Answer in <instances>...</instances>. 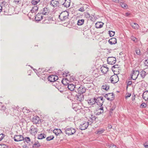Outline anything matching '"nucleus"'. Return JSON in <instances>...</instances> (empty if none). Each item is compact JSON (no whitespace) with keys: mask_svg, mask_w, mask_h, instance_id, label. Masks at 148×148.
Segmentation results:
<instances>
[{"mask_svg":"<svg viewBox=\"0 0 148 148\" xmlns=\"http://www.w3.org/2000/svg\"><path fill=\"white\" fill-rule=\"evenodd\" d=\"M146 104L143 102L140 105V108H145L146 107Z\"/></svg>","mask_w":148,"mask_h":148,"instance_id":"42","label":"nucleus"},{"mask_svg":"<svg viewBox=\"0 0 148 148\" xmlns=\"http://www.w3.org/2000/svg\"><path fill=\"white\" fill-rule=\"evenodd\" d=\"M58 77L57 76L55 75L49 76L48 78V80L50 82H54L58 79Z\"/></svg>","mask_w":148,"mask_h":148,"instance_id":"17","label":"nucleus"},{"mask_svg":"<svg viewBox=\"0 0 148 148\" xmlns=\"http://www.w3.org/2000/svg\"><path fill=\"white\" fill-rule=\"evenodd\" d=\"M78 10L82 12H83L85 10L83 7H82L79 9Z\"/></svg>","mask_w":148,"mask_h":148,"instance_id":"51","label":"nucleus"},{"mask_svg":"<svg viewBox=\"0 0 148 148\" xmlns=\"http://www.w3.org/2000/svg\"><path fill=\"white\" fill-rule=\"evenodd\" d=\"M100 97L101 98H100V100L101 101H103V97Z\"/></svg>","mask_w":148,"mask_h":148,"instance_id":"64","label":"nucleus"},{"mask_svg":"<svg viewBox=\"0 0 148 148\" xmlns=\"http://www.w3.org/2000/svg\"><path fill=\"white\" fill-rule=\"evenodd\" d=\"M54 138V137L53 136H50L46 138V140L47 141H49L53 140Z\"/></svg>","mask_w":148,"mask_h":148,"instance_id":"40","label":"nucleus"},{"mask_svg":"<svg viewBox=\"0 0 148 148\" xmlns=\"http://www.w3.org/2000/svg\"><path fill=\"white\" fill-rule=\"evenodd\" d=\"M66 134L68 135L74 134L76 132L75 129L72 127L66 128L65 129Z\"/></svg>","mask_w":148,"mask_h":148,"instance_id":"4","label":"nucleus"},{"mask_svg":"<svg viewBox=\"0 0 148 148\" xmlns=\"http://www.w3.org/2000/svg\"><path fill=\"white\" fill-rule=\"evenodd\" d=\"M6 146L4 144H0V148H5Z\"/></svg>","mask_w":148,"mask_h":148,"instance_id":"49","label":"nucleus"},{"mask_svg":"<svg viewBox=\"0 0 148 148\" xmlns=\"http://www.w3.org/2000/svg\"><path fill=\"white\" fill-rule=\"evenodd\" d=\"M70 0H64V3L61 2V7H65L66 8H69L70 5Z\"/></svg>","mask_w":148,"mask_h":148,"instance_id":"10","label":"nucleus"},{"mask_svg":"<svg viewBox=\"0 0 148 148\" xmlns=\"http://www.w3.org/2000/svg\"><path fill=\"white\" fill-rule=\"evenodd\" d=\"M144 64L145 66H148V59L145 60Z\"/></svg>","mask_w":148,"mask_h":148,"instance_id":"48","label":"nucleus"},{"mask_svg":"<svg viewBox=\"0 0 148 148\" xmlns=\"http://www.w3.org/2000/svg\"><path fill=\"white\" fill-rule=\"evenodd\" d=\"M131 26L133 28L135 29H138L139 27V25L137 23H132L130 24Z\"/></svg>","mask_w":148,"mask_h":148,"instance_id":"27","label":"nucleus"},{"mask_svg":"<svg viewBox=\"0 0 148 148\" xmlns=\"http://www.w3.org/2000/svg\"><path fill=\"white\" fill-rule=\"evenodd\" d=\"M85 16L88 18H89L90 17V15L88 13H87L85 14Z\"/></svg>","mask_w":148,"mask_h":148,"instance_id":"52","label":"nucleus"},{"mask_svg":"<svg viewBox=\"0 0 148 148\" xmlns=\"http://www.w3.org/2000/svg\"><path fill=\"white\" fill-rule=\"evenodd\" d=\"M75 91L80 95H82V94L85 93L86 91V89L82 85H81L79 87L77 85Z\"/></svg>","mask_w":148,"mask_h":148,"instance_id":"2","label":"nucleus"},{"mask_svg":"<svg viewBox=\"0 0 148 148\" xmlns=\"http://www.w3.org/2000/svg\"><path fill=\"white\" fill-rule=\"evenodd\" d=\"M136 52L137 54L138 55H140V49H138L136 50Z\"/></svg>","mask_w":148,"mask_h":148,"instance_id":"45","label":"nucleus"},{"mask_svg":"<svg viewBox=\"0 0 148 148\" xmlns=\"http://www.w3.org/2000/svg\"><path fill=\"white\" fill-rule=\"evenodd\" d=\"M113 110H111V108L110 109V115H112V113H113V112H112V111Z\"/></svg>","mask_w":148,"mask_h":148,"instance_id":"61","label":"nucleus"},{"mask_svg":"<svg viewBox=\"0 0 148 148\" xmlns=\"http://www.w3.org/2000/svg\"><path fill=\"white\" fill-rule=\"evenodd\" d=\"M14 140L16 142L22 141L24 140V138L22 135H15L14 137Z\"/></svg>","mask_w":148,"mask_h":148,"instance_id":"15","label":"nucleus"},{"mask_svg":"<svg viewBox=\"0 0 148 148\" xmlns=\"http://www.w3.org/2000/svg\"><path fill=\"white\" fill-rule=\"evenodd\" d=\"M103 23L100 22H97L95 23V26L96 28H101L103 27Z\"/></svg>","mask_w":148,"mask_h":148,"instance_id":"26","label":"nucleus"},{"mask_svg":"<svg viewBox=\"0 0 148 148\" xmlns=\"http://www.w3.org/2000/svg\"><path fill=\"white\" fill-rule=\"evenodd\" d=\"M102 88L106 90H108L109 88V86L107 84H105L102 86Z\"/></svg>","mask_w":148,"mask_h":148,"instance_id":"32","label":"nucleus"},{"mask_svg":"<svg viewBox=\"0 0 148 148\" xmlns=\"http://www.w3.org/2000/svg\"><path fill=\"white\" fill-rule=\"evenodd\" d=\"M46 137V136L44 134H40L38 135V139H42L45 138Z\"/></svg>","mask_w":148,"mask_h":148,"instance_id":"29","label":"nucleus"},{"mask_svg":"<svg viewBox=\"0 0 148 148\" xmlns=\"http://www.w3.org/2000/svg\"><path fill=\"white\" fill-rule=\"evenodd\" d=\"M31 133L32 135H35L37 133L38 129L33 125H32L30 127Z\"/></svg>","mask_w":148,"mask_h":148,"instance_id":"18","label":"nucleus"},{"mask_svg":"<svg viewBox=\"0 0 148 148\" xmlns=\"http://www.w3.org/2000/svg\"><path fill=\"white\" fill-rule=\"evenodd\" d=\"M65 74L64 73H63V75L64 76H65V77L69 76L70 75V74H69V72H68L67 73H66V72H65Z\"/></svg>","mask_w":148,"mask_h":148,"instance_id":"50","label":"nucleus"},{"mask_svg":"<svg viewBox=\"0 0 148 148\" xmlns=\"http://www.w3.org/2000/svg\"><path fill=\"white\" fill-rule=\"evenodd\" d=\"M49 12L50 9L47 6L43 8L41 10L40 12L43 15H47L49 14Z\"/></svg>","mask_w":148,"mask_h":148,"instance_id":"12","label":"nucleus"},{"mask_svg":"<svg viewBox=\"0 0 148 148\" xmlns=\"http://www.w3.org/2000/svg\"><path fill=\"white\" fill-rule=\"evenodd\" d=\"M108 64L113 65L114 64L116 61L115 58L113 57H108L107 60Z\"/></svg>","mask_w":148,"mask_h":148,"instance_id":"11","label":"nucleus"},{"mask_svg":"<svg viewBox=\"0 0 148 148\" xmlns=\"http://www.w3.org/2000/svg\"><path fill=\"white\" fill-rule=\"evenodd\" d=\"M69 16V14L68 12L64 11L60 14V15L59 16V17L61 21H64L68 18Z\"/></svg>","mask_w":148,"mask_h":148,"instance_id":"1","label":"nucleus"},{"mask_svg":"<svg viewBox=\"0 0 148 148\" xmlns=\"http://www.w3.org/2000/svg\"><path fill=\"white\" fill-rule=\"evenodd\" d=\"M89 125V123H88V122L83 121L79 126V128L81 130H84L87 128Z\"/></svg>","mask_w":148,"mask_h":148,"instance_id":"5","label":"nucleus"},{"mask_svg":"<svg viewBox=\"0 0 148 148\" xmlns=\"http://www.w3.org/2000/svg\"><path fill=\"white\" fill-rule=\"evenodd\" d=\"M66 79L64 80H63L62 81V83L64 85H67V83H65V82H65L66 81Z\"/></svg>","mask_w":148,"mask_h":148,"instance_id":"54","label":"nucleus"},{"mask_svg":"<svg viewBox=\"0 0 148 148\" xmlns=\"http://www.w3.org/2000/svg\"><path fill=\"white\" fill-rule=\"evenodd\" d=\"M23 140H25L27 143H29L31 142V140L30 138L28 137H26Z\"/></svg>","mask_w":148,"mask_h":148,"instance_id":"39","label":"nucleus"},{"mask_svg":"<svg viewBox=\"0 0 148 148\" xmlns=\"http://www.w3.org/2000/svg\"><path fill=\"white\" fill-rule=\"evenodd\" d=\"M132 73L131 75V77L133 79H136L138 75L139 72L138 71L136 70L135 69L133 70Z\"/></svg>","mask_w":148,"mask_h":148,"instance_id":"8","label":"nucleus"},{"mask_svg":"<svg viewBox=\"0 0 148 148\" xmlns=\"http://www.w3.org/2000/svg\"><path fill=\"white\" fill-rule=\"evenodd\" d=\"M131 39L135 42H137L138 41V38L135 37L133 36H132L131 37Z\"/></svg>","mask_w":148,"mask_h":148,"instance_id":"36","label":"nucleus"},{"mask_svg":"<svg viewBox=\"0 0 148 148\" xmlns=\"http://www.w3.org/2000/svg\"><path fill=\"white\" fill-rule=\"evenodd\" d=\"M120 5L121 7L124 9H127L128 8L127 4L124 2L122 1L121 2V3Z\"/></svg>","mask_w":148,"mask_h":148,"instance_id":"25","label":"nucleus"},{"mask_svg":"<svg viewBox=\"0 0 148 148\" xmlns=\"http://www.w3.org/2000/svg\"><path fill=\"white\" fill-rule=\"evenodd\" d=\"M77 85H75L73 84H69L67 83V87L69 90L71 91L74 90L76 91V87Z\"/></svg>","mask_w":148,"mask_h":148,"instance_id":"19","label":"nucleus"},{"mask_svg":"<svg viewBox=\"0 0 148 148\" xmlns=\"http://www.w3.org/2000/svg\"><path fill=\"white\" fill-rule=\"evenodd\" d=\"M100 98H101L100 97H97V98H94V101H95V102H97V101H100Z\"/></svg>","mask_w":148,"mask_h":148,"instance_id":"44","label":"nucleus"},{"mask_svg":"<svg viewBox=\"0 0 148 148\" xmlns=\"http://www.w3.org/2000/svg\"><path fill=\"white\" fill-rule=\"evenodd\" d=\"M14 2L16 4L19 3L21 1V0H14Z\"/></svg>","mask_w":148,"mask_h":148,"instance_id":"55","label":"nucleus"},{"mask_svg":"<svg viewBox=\"0 0 148 148\" xmlns=\"http://www.w3.org/2000/svg\"><path fill=\"white\" fill-rule=\"evenodd\" d=\"M108 42L111 45L115 44L117 42L116 39L114 38H112L109 40Z\"/></svg>","mask_w":148,"mask_h":148,"instance_id":"21","label":"nucleus"},{"mask_svg":"<svg viewBox=\"0 0 148 148\" xmlns=\"http://www.w3.org/2000/svg\"><path fill=\"white\" fill-rule=\"evenodd\" d=\"M131 14L129 12H126L125 13V16H128Z\"/></svg>","mask_w":148,"mask_h":148,"instance_id":"57","label":"nucleus"},{"mask_svg":"<svg viewBox=\"0 0 148 148\" xmlns=\"http://www.w3.org/2000/svg\"><path fill=\"white\" fill-rule=\"evenodd\" d=\"M4 137V135L1 134H0V141H1Z\"/></svg>","mask_w":148,"mask_h":148,"instance_id":"47","label":"nucleus"},{"mask_svg":"<svg viewBox=\"0 0 148 148\" xmlns=\"http://www.w3.org/2000/svg\"><path fill=\"white\" fill-rule=\"evenodd\" d=\"M143 97L145 101L148 100V91H146L143 92Z\"/></svg>","mask_w":148,"mask_h":148,"instance_id":"24","label":"nucleus"},{"mask_svg":"<svg viewBox=\"0 0 148 148\" xmlns=\"http://www.w3.org/2000/svg\"><path fill=\"white\" fill-rule=\"evenodd\" d=\"M95 103H97V105L100 106L99 107L100 108H98V110H97V111H98V112L96 113V114L97 115H99L103 112V107L102 106L103 102H102V103L100 102Z\"/></svg>","mask_w":148,"mask_h":148,"instance_id":"9","label":"nucleus"},{"mask_svg":"<svg viewBox=\"0 0 148 148\" xmlns=\"http://www.w3.org/2000/svg\"><path fill=\"white\" fill-rule=\"evenodd\" d=\"M61 2L56 0H52L50 2V4H51L54 7H61L60 3Z\"/></svg>","mask_w":148,"mask_h":148,"instance_id":"13","label":"nucleus"},{"mask_svg":"<svg viewBox=\"0 0 148 148\" xmlns=\"http://www.w3.org/2000/svg\"><path fill=\"white\" fill-rule=\"evenodd\" d=\"M140 73L141 77L143 78H144L146 75V72L143 71H142L140 72Z\"/></svg>","mask_w":148,"mask_h":148,"instance_id":"38","label":"nucleus"},{"mask_svg":"<svg viewBox=\"0 0 148 148\" xmlns=\"http://www.w3.org/2000/svg\"><path fill=\"white\" fill-rule=\"evenodd\" d=\"M82 103L81 102L79 103H75L72 104V107L73 109L75 111H77L78 110H80L82 108L81 105Z\"/></svg>","mask_w":148,"mask_h":148,"instance_id":"7","label":"nucleus"},{"mask_svg":"<svg viewBox=\"0 0 148 148\" xmlns=\"http://www.w3.org/2000/svg\"><path fill=\"white\" fill-rule=\"evenodd\" d=\"M146 143H145L144 144V146L145 148H148V145H146Z\"/></svg>","mask_w":148,"mask_h":148,"instance_id":"56","label":"nucleus"},{"mask_svg":"<svg viewBox=\"0 0 148 148\" xmlns=\"http://www.w3.org/2000/svg\"><path fill=\"white\" fill-rule=\"evenodd\" d=\"M0 109L2 110H3L6 109V108L5 107H4V106H2L1 107H1H0Z\"/></svg>","mask_w":148,"mask_h":148,"instance_id":"58","label":"nucleus"},{"mask_svg":"<svg viewBox=\"0 0 148 148\" xmlns=\"http://www.w3.org/2000/svg\"><path fill=\"white\" fill-rule=\"evenodd\" d=\"M105 97L109 101H112L114 99V95L113 93H108L105 95Z\"/></svg>","mask_w":148,"mask_h":148,"instance_id":"14","label":"nucleus"},{"mask_svg":"<svg viewBox=\"0 0 148 148\" xmlns=\"http://www.w3.org/2000/svg\"><path fill=\"white\" fill-rule=\"evenodd\" d=\"M105 131V130L103 129H99L96 131V134H101L103 133Z\"/></svg>","mask_w":148,"mask_h":148,"instance_id":"28","label":"nucleus"},{"mask_svg":"<svg viewBox=\"0 0 148 148\" xmlns=\"http://www.w3.org/2000/svg\"><path fill=\"white\" fill-rule=\"evenodd\" d=\"M106 146L108 148H118L116 145L113 144H108Z\"/></svg>","mask_w":148,"mask_h":148,"instance_id":"30","label":"nucleus"},{"mask_svg":"<svg viewBox=\"0 0 148 148\" xmlns=\"http://www.w3.org/2000/svg\"><path fill=\"white\" fill-rule=\"evenodd\" d=\"M100 70L103 74L106 73L108 71V68L107 67H101Z\"/></svg>","mask_w":148,"mask_h":148,"instance_id":"23","label":"nucleus"},{"mask_svg":"<svg viewBox=\"0 0 148 148\" xmlns=\"http://www.w3.org/2000/svg\"><path fill=\"white\" fill-rule=\"evenodd\" d=\"M117 2L116 3H119L120 4L121 3V2L123 1L122 0H117Z\"/></svg>","mask_w":148,"mask_h":148,"instance_id":"60","label":"nucleus"},{"mask_svg":"<svg viewBox=\"0 0 148 148\" xmlns=\"http://www.w3.org/2000/svg\"><path fill=\"white\" fill-rule=\"evenodd\" d=\"M110 80L112 83L115 84L118 82L119 79L117 75L114 74L110 77Z\"/></svg>","mask_w":148,"mask_h":148,"instance_id":"6","label":"nucleus"},{"mask_svg":"<svg viewBox=\"0 0 148 148\" xmlns=\"http://www.w3.org/2000/svg\"><path fill=\"white\" fill-rule=\"evenodd\" d=\"M89 121L88 123L89 124L95 123L97 121V117H96L94 115L90 114V115L87 117Z\"/></svg>","mask_w":148,"mask_h":148,"instance_id":"3","label":"nucleus"},{"mask_svg":"<svg viewBox=\"0 0 148 148\" xmlns=\"http://www.w3.org/2000/svg\"><path fill=\"white\" fill-rule=\"evenodd\" d=\"M108 129H110L112 128V126L111 125H109L108 126Z\"/></svg>","mask_w":148,"mask_h":148,"instance_id":"62","label":"nucleus"},{"mask_svg":"<svg viewBox=\"0 0 148 148\" xmlns=\"http://www.w3.org/2000/svg\"><path fill=\"white\" fill-rule=\"evenodd\" d=\"M40 1V0H33L31 1V3L33 5H37Z\"/></svg>","mask_w":148,"mask_h":148,"instance_id":"37","label":"nucleus"},{"mask_svg":"<svg viewBox=\"0 0 148 148\" xmlns=\"http://www.w3.org/2000/svg\"><path fill=\"white\" fill-rule=\"evenodd\" d=\"M119 68V65L118 64H116L113 66L112 67V70H113L115 68Z\"/></svg>","mask_w":148,"mask_h":148,"instance_id":"43","label":"nucleus"},{"mask_svg":"<svg viewBox=\"0 0 148 148\" xmlns=\"http://www.w3.org/2000/svg\"><path fill=\"white\" fill-rule=\"evenodd\" d=\"M110 104L111 110H113L116 107V105L114 102L110 103Z\"/></svg>","mask_w":148,"mask_h":148,"instance_id":"31","label":"nucleus"},{"mask_svg":"<svg viewBox=\"0 0 148 148\" xmlns=\"http://www.w3.org/2000/svg\"><path fill=\"white\" fill-rule=\"evenodd\" d=\"M77 97L78 98L77 100L80 102L83 101L84 99V96L83 95H80Z\"/></svg>","mask_w":148,"mask_h":148,"instance_id":"35","label":"nucleus"},{"mask_svg":"<svg viewBox=\"0 0 148 148\" xmlns=\"http://www.w3.org/2000/svg\"><path fill=\"white\" fill-rule=\"evenodd\" d=\"M109 32V35L110 37H112L114 35V34H115V32H113L112 31H110Z\"/></svg>","mask_w":148,"mask_h":148,"instance_id":"41","label":"nucleus"},{"mask_svg":"<svg viewBox=\"0 0 148 148\" xmlns=\"http://www.w3.org/2000/svg\"><path fill=\"white\" fill-rule=\"evenodd\" d=\"M132 82L131 81H129L128 82V83H127V87L128 86H131L132 84Z\"/></svg>","mask_w":148,"mask_h":148,"instance_id":"53","label":"nucleus"},{"mask_svg":"<svg viewBox=\"0 0 148 148\" xmlns=\"http://www.w3.org/2000/svg\"><path fill=\"white\" fill-rule=\"evenodd\" d=\"M31 67L32 69L34 71V72L37 74V70L36 69H34L31 66Z\"/></svg>","mask_w":148,"mask_h":148,"instance_id":"59","label":"nucleus"},{"mask_svg":"<svg viewBox=\"0 0 148 148\" xmlns=\"http://www.w3.org/2000/svg\"><path fill=\"white\" fill-rule=\"evenodd\" d=\"M38 7L37 5L34 6L33 7L32 10H31L32 12H35L36 11H37L38 9Z\"/></svg>","mask_w":148,"mask_h":148,"instance_id":"34","label":"nucleus"},{"mask_svg":"<svg viewBox=\"0 0 148 148\" xmlns=\"http://www.w3.org/2000/svg\"><path fill=\"white\" fill-rule=\"evenodd\" d=\"M53 132L56 136H58L62 133L61 130L60 129H55L53 130Z\"/></svg>","mask_w":148,"mask_h":148,"instance_id":"22","label":"nucleus"},{"mask_svg":"<svg viewBox=\"0 0 148 148\" xmlns=\"http://www.w3.org/2000/svg\"><path fill=\"white\" fill-rule=\"evenodd\" d=\"M32 121L34 124H39L41 122L40 118L37 116H35L33 117L32 119Z\"/></svg>","mask_w":148,"mask_h":148,"instance_id":"16","label":"nucleus"},{"mask_svg":"<svg viewBox=\"0 0 148 148\" xmlns=\"http://www.w3.org/2000/svg\"><path fill=\"white\" fill-rule=\"evenodd\" d=\"M84 22V20L82 19L78 20L77 23V24L78 25H82Z\"/></svg>","mask_w":148,"mask_h":148,"instance_id":"33","label":"nucleus"},{"mask_svg":"<svg viewBox=\"0 0 148 148\" xmlns=\"http://www.w3.org/2000/svg\"><path fill=\"white\" fill-rule=\"evenodd\" d=\"M42 13L40 12L38 13L35 16V20L36 21H39L42 19L43 16Z\"/></svg>","mask_w":148,"mask_h":148,"instance_id":"20","label":"nucleus"},{"mask_svg":"<svg viewBox=\"0 0 148 148\" xmlns=\"http://www.w3.org/2000/svg\"><path fill=\"white\" fill-rule=\"evenodd\" d=\"M92 103L93 102H88V103L89 105H92L95 104V102H94V103Z\"/></svg>","mask_w":148,"mask_h":148,"instance_id":"63","label":"nucleus"},{"mask_svg":"<svg viewBox=\"0 0 148 148\" xmlns=\"http://www.w3.org/2000/svg\"><path fill=\"white\" fill-rule=\"evenodd\" d=\"M131 95V94L130 93H127L125 96V98L127 99V98L130 97Z\"/></svg>","mask_w":148,"mask_h":148,"instance_id":"46","label":"nucleus"}]
</instances>
